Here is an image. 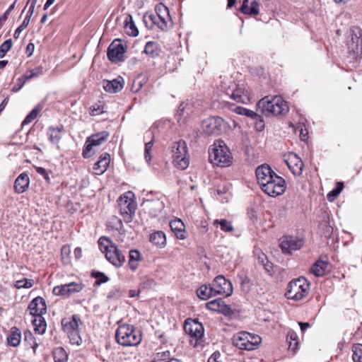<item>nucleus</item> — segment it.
<instances>
[{"instance_id":"obj_1","label":"nucleus","mask_w":362,"mask_h":362,"mask_svg":"<svg viewBox=\"0 0 362 362\" xmlns=\"http://www.w3.org/2000/svg\"><path fill=\"white\" fill-rule=\"evenodd\" d=\"M240 126L234 121H225L219 117H211L204 119L201 124L202 134L208 136H219L221 134H236Z\"/></svg>"},{"instance_id":"obj_2","label":"nucleus","mask_w":362,"mask_h":362,"mask_svg":"<svg viewBox=\"0 0 362 362\" xmlns=\"http://www.w3.org/2000/svg\"><path fill=\"white\" fill-rule=\"evenodd\" d=\"M209 160L214 165L225 168L233 163V156L225 142L218 139L209 149Z\"/></svg>"},{"instance_id":"obj_3","label":"nucleus","mask_w":362,"mask_h":362,"mask_svg":"<svg viewBox=\"0 0 362 362\" xmlns=\"http://www.w3.org/2000/svg\"><path fill=\"white\" fill-rule=\"evenodd\" d=\"M100 250L107 261L116 267H120L125 262L124 255L109 238L103 236L98 240Z\"/></svg>"},{"instance_id":"obj_4","label":"nucleus","mask_w":362,"mask_h":362,"mask_svg":"<svg viewBox=\"0 0 362 362\" xmlns=\"http://www.w3.org/2000/svg\"><path fill=\"white\" fill-rule=\"evenodd\" d=\"M258 107L262 110V112L266 115L274 116L284 115L288 112V106L286 101L281 97L275 96L272 100L268 97L261 99L258 104Z\"/></svg>"},{"instance_id":"obj_5","label":"nucleus","mask_w":362,"mask_h":362,"mask_svg":"<svg viewBox=\"0 0 362 362\" xmlns=\"http://www.w3.org/2000/svg\"><path fill=\"white\" fill-rule=\"evenodd\" d=\"M115 339L123 346H136L141 341V334L133 326L122 325L117 329Z\"/></svg>"},{"instance_id":"obj_6","label":"nucleus","mask_w":362,"mask_h":362,"mask_svg":"<svg viewBox=\"0 0 362 362\" xmlns=\"http://www.w3.org/2000/svg\"><path fill=\"white\" fill-rule=\"evenodd\" d=\"M232 341L233 345L239 349L252 351L259 346L262 339L257 334L243 331L233 335Z\"/></svg>"},{"instance_id":"obj_7","label":"nucleus","mask_w":362,"mask_h":362,"mask_svg":"<svg viewBox=\"0 0 362 362\" xmlns=\"http://www.w3.org/2000/svg\"><path fill=\"white\" fill-rule=\"evenodd\" d=\"M82 324L80 317L74 315L71 317H66L62 320V326L64 332L68 335L72 344L79 346L82 339L79 334V325Z\"/></svg>"},{"instance_id":"obj_8","label":"nucleus","mask_w":362,"mask_h":362,"mask_svg":"<svg viewBox=\"0 0 362 362\" xmlns=\"http://www.w3.org/2000/svg\"><path fill=\"white\" fill-rule=\"evenodd\" d=\"M309 290V283L305 278L301 276L288 284L285 295L288 299L300 300L308 294Z\"/></svg>"},{"instance_id":"obj_9","label":"nucleus","mask_w":362,"mask_h":362,"mask_svg":"<svg viewBox=\"0 0 362 362\" xmlns=\"http://www.w3.org/2000/svg\"><path fill=\"white\" fill-rule=\"evenodd\" d=\"M173 163L180 170H185L189 164L188 148L185 141L180 139L172 146Z\"/></svg>"},{"instance_id":"obj_10","label":"nucleus","mask_w":362,"mask_h":362,"mask_svg":"<svg viewBox=\"0 0 362 362\" xmlns=\"http://www.w3.org/2000/svg\"><path fill=\"white\" fill-rule=\"evenodd\" d=\"M262 189L270 197H277L282 194L286 188L284 179L278 175L274 177L261 187Z\"/></svg>"},{"instance_id":"obj_11","label":"nucleus","mask_w":362,"mask_h":362,"mask_svg":"<svg viewBox=\"0 0 362 362\" xmlns=\"http://www.w3.org/2000/svg\"><path fill=\"white\" fill-rule=\"evenodd\" d=\"M121 215L126 221H131L135 213L136 204L127 194L122 195L117 200Z\"/></svg>"},{"instance_id":"obj_12","label":"nucleus","mask_w":362,"mask_h":362,"mask_svg":"<svg viewBox=\"0 0 362 362\" xmlns=\"http://www.w3.org/2000/svg\"><path fill=\"white\" fill-rule=\"evenodd\" d=\"M347 46L349 51L354 54H362V30L360 28L354 27L351 29Z\"/></svg>"},{"instance_id":"obj_13","label":"nucleus","mask_w":362,"mask_h":362,"mask_svg":"<svg viewBox=\"0 0 362 362\" xmlns=\"http://www.w3.org/2000/svg\"><path fill=\"white\" fill-rule=\"evenodd\" d=\"M279 245L283 253L291 254L293 251L301 248L303 242L297 237L285 235L279 240Z\"/></svg>"},{"instance_id":"obj_14","label":"nucleus","mask_w":362,"mask_h":362,"mask_svg":"<svg viewBox=\"0 0 362 362\" xmlns=\"http://www.w3.org/2000/svg\"><path fill=\"white\" fill-rule=\"evenodd\" d=\"M213 289L216 295L230 296L233 293V286L229 280L223 275L217 276L212 284Z\"/></svg>"},{"instance_id":"obj_15","label":"nucleus","mask_w":362,"mask_h":362,"mask_svg":"<svg viewBox=\"0 0 362 362\" xmlns=\"http://www.w3.org/2000/svg\"><path fill=\"white\" fill-rule=\"evenodd\" d=\"M125 47L120 40H114L108 47L107 57L112 62L124 60Z\"/></svg>"},{"instance_id":"obj_16","label":"nucleus","mask_w":362,"mask_h":362,"mask_svg":"<svg viewBox=\"0 0 362 362\" xmlns=\"http://www.w3.org/2000/svg\"><path fill=\"white\" fill-rule=\"evenodd\" d=\"M284 161L293 175H300L302 173L303 163L301 158L296 153H289Z\"/></svg>"},{"instance_id":"obj_17","label":"nucleus","mask_w":362,"mask_h":362,"mask_svg":"<svg viewBox=\"0 0 362 362\" xmlns=\"http://www.w3.org/2000/svg\"><path fill=\"white\" fill-rule=\"evenodd\" d=\"M184 329L186 333L196 339H200L204 335L203 325L197 320H186Z\"/></svg>"},{"instance_id":"obj_18","label":"nucleus","mask_w":362,"mask_h":362,"mask_svg":"<svg viewBox=\"0 0 362 362\" xmlns=\"http://www.w3.org/2000/svg\"><path fill=\"white\" fill-rule=\"evenodd\" d=\"M142 206L151 217H157L164 209V203L160 199L146 200Z\"/></svg>"},{"instance_id":"obj_19","label":"nucleus","mask_w":362,"mask_h":362,"mask_svg":"<svg viewBox=\"0 0 362 362\" xmlns=\"http://www.w3.org/2000/svg\"><path fill=\"white\" fill-rule=\"evenodd\" d=\"M28 310L31 315L41 317L46 313L47 305L44 298L40 296L35 298L29 304Z\"/></svg>"},{"instance_id":"obj_20","label":"nucleus","mask_w":362,"mask_h":362,"mask_svg":"<svg viewBox=\"0 0 362 362\" xmlns=\"http://www.w3.org/2000/svg\"><path fill=\"white\" fill-rule=\"evenodd\" d=\"M105 137H99L97 139H90V137H88L83 149V157L84 158H89L93 156L97 152L98 146L105 141Z\"/></svg>"},{"instance_id":"obj_21","label":"nucleus","mask_w":362,"mask_h":362,"mask_svg":"<svg viewBox=\"0 0 362 362\" xmlns=\"http://www.w3.org/2000/svg\"><path fill=\"white\" fill-rule=\"evenodd\" d=\"M274 175H276L269 165L264 164L259 166L256 169V176L258 183L261 185H264V183L268 182Z\"/></svg>"},{"instance_id":"obj_22","label":"nucleus","mask_w":362,"mask_h":362,"mask_svg":"<svg viewBox=\"0 0 362 362\" xmlns=\"http://www.w3.org/2000/svg\"><path fill=\"white\" fill-rule=\"evenodd\" d=\"M206 307L210 310L221 313L224 315H228L231 313L230 308L225 304L221 298H217L208 302L206 304Z\"/></svg>"},{"instance_id":"obj_23","label":"nucleus","mask_w":362,"mask_h":362,"mask_svg":"<svg viewBox=\"0 0 362 362\" xmlns=\"http://www.w3.org/2000/svg\"><path fill=\"white\" fill-rule=\"evenodd\" d=\"M110 156L107 153H103L99 160L94 164L93 170L95 175H102L105 173L110 164Z\"/></svg>"},{"instance_id":"obj_24","label":"nucleus","mask_w":362,"mask_h":362,"mask_svg":"<svg viewBox=\"0 0 362 362\" xmlns=\"http://www.w3.org/2000/svg\"><path fill=\"white\" fill-rule=\"evenodd\" d=\"M170 226L175 236L180 240L186 238V230L184 223L179 218L170 221Z\"/></svg>"},{"instance_id":"obj_25","label":"nucleus","mask_w":362,"mask_h":362,"mask_svg":"<svg viewBox=\"0 0 362 362\" xmlns=\"http://www.w3.org/2000/svg\"><path fill=\"white\" fill-rule=\"evenodd\" d=\"M30 179L25 173H21L15 180L14 190L18 194L24 192L28 187Z\"/></svg>"},{"instance_id":"obj_26","label":"nucleus","mask_w":362,"mask_h":362,"mask_svg":"<svg viewBox=\"0 0 362 362\" xmlns=\"http://www.w3.org/2000/svg\"><path fill=\"white\" fill-rule=\"evenodd\" d=\"M124 79L122 77H118L112 81H107L103 84V88L106 92L115 93L123 88Z\"/></svg>"},{"instance_id":"obj_27","label":"nucleus","mask_w":362,"mask_h":362,"mask_svg":"<svg viewBox=\"0 0 362 362\" xmlns=\"http://www.w3.org/2000/svg\"><path fill=\"white\" fill-rule=\"evenodd\" d=\"M230 97L235 101L240 103H246L249 101V95L247 91L240 86H236L235 89L231 93Z\"/></svg>"},{"instance_id":"obj_28","label":"nucleus","mask_w":362,"mask_h":362,"mask_svg":"<svg viewBox=\"0 0 362 362\" xmlns=\"http://www.w3.org/2000/svg\"><path fill=\"white\" fill-rule=\"evenodd\" d=\"M149 20V28H152L153 25H156L162 30H165L168 27V22L170 18H164L158 16V15H149L148 16Z\"/></svg>"},{"instance_id":"obj_29","label":"nucleus","mask_w":362,"mask_h":362,"mask_svg":"<svg viewBox=\"0 0 362 362\" xmlns=\"http://www.w3.org/2000/svg\"><path fill=\"white\" fill-rule=\"evenodd\" d=\"M327 267L328 262L327 261L319 259L312 266L311 272L315 276H322L325 274Z\"/></svg>"},{"instance_id":"obj_30","label":"nucleus","mask_w":362,"mask_h":362,"mask_svg":"<svg viewBox=\"0 0 362 362\" xmlns=\"http://www.w3.org/2000/svg\"><path fill=\"white\" fill-rule=\"evenodd\" d=\"M124 23V31L128 35L136 37L139 35V30L136 27L131 15H128L126 17Z\"/></svg>"},{"instance_id":"obj_31","label":"nucleus","mask_w":362,"mask_h":362,"mask_svg":"<svg viewBox=\"0 0 362 362\" xmlns=\"http://www.w3.org/2000/svg\"><path fill=\"white\" fill-rule=\"evenodd\" d=\"M171 127L170 120H160L156 122L153 126V134H169L168 130Z\"/></svg>"},{"instance_id":"obj_32","label":"nucleus","mask_w":362,"mask_h":362,"mask_svg":"<svg viewBox=\"0 0 362 362\" xmlns=\"http://www.w3.org/2000/svg\"><path fill=\"white\" fill-rule=\"evenodd\" d=\"M21 340V333L17 327H13L11 333L7 337L8 344L13 347L19 345Z\"/></svg>"},{"instance_id":"obj_33","label":"nucleus","mask_w":362,"mask_h":362,"mask_svg":"<svg viewBox=\"0 0 362 362\" xmlns=\"http://www.w3.org/2000/svg\"><path fill=\"white\" fill-rule=\"evenodd\" d=\"M141 261V255L137 250H131L129 256V267L132 271H135Z\"/></svg>"},{"instance_id":"obj_34","label":"nucleus","mask_w":362,"mask_h":362,"mask_svg":"<svg viewBox=\"0 0 362 362\" xmlns=\"http://www.w3.org/2000/svg\"><path fill=\"white\" fill-rule=\"evenodd\" d=\"M192 112L191 107L187 104L182 103L177 111L176 117L178 121L181 124L182 120V122L185 123L187 117Z\"/></svg>"},{"instance_id":"obj_35","label":"nucleus","mask_w":362,"mask_h":362,"mask_svg":"<svg viewBox=\"0 0 362 362\" xmlns=\"http://www.w3.org/2000/svg\"><path fill=\"white\" fill-rule=\"evenodd\" d=\"M197 293L198 297L203 300H206L209 298L216 296L212 285H203L198 288Z\"/></svg>"},{"instance_id":"obj_36","label":"nucleus","mask_w":362,"mask_h":362,"mask_svg":"<svg viewBox=\"0 0 362 362\" xmlns=\"http://www.w3.org/2000/svg\"><path fill=\"white\" fill-rule=\"evenodd\" d=\"M144 52L152 58L156 57L160 53L159 45L155 42L149 41L146 44Z\"/></svg>"},{"instance_id":"obj_37","label":"nucleus","mask_w":362,"mask_h":362,"mask_svg":"<svg viewBox=\"0 0 362 362\" xmlns=\"http://www.w3.org/2000/svg\"><path fill=\"white\" fill-rule=\"evenodd\" d=\"M150 241L155 245L163 247L166 243L165 233L162 231L152 233L150 236Z\"/></svg>"},{"instance_id":"obj_38","label":"nucleus","mask_w":362,"mask_h":362,"mask_svg":"<svg viewBox=\"0 0 362 362\" xmlns=\"http://www.w3.org/2000/svg\"><path fill=\"white\" fill-rule=\"evenodd\" d=\"M288 129L291 130L288 131L287 133L299 134V136H308V131L305 127V125L303 123H298L296 126L290 124Z\"/></svg>"},{"instance_id":"obj_39","label":"nucleus","mask_w":362,"mask_h":362,"mask_svg":"<svg viewBox=\"0 0 362 362\" xmlns=\"http://www.w3.org/2000/svg\"><path fill=\"white\" fill-rule=\"evenodd\" d=\"M33 324L35 327V332L39 334H42L46 330V322L45 319L41 317H35L33 321Z\"/></svg>"},{"instance_id":"obj_40","label":"nucleus","mask_w":362,"mask_h":362,"mask_svg":"<svg viewBox=\"0 0 362 362\" xmlns=\"http://www.w3.org/2000/svg\"><path fill=\"white\" fill-rule=\"evenodd\" d=\"M214 226H219L221 230L226 233H230L233 231L234 228L232 225V223L226 219H216L214 221Z\"/></svg>"},{"instance_id":"obj_41","label":"nucleus","mask_w":362,"mask_h":362,"mask_svg":"<svg viewBox=\"0 0 362 362\" xmlns=\"http://www.w3.org/2000/svg\"><path fill=\"white\" fill-rule=\"evenodd\" d=\"M42 107H43L41 104L37 105L23 121L22 126L28 124L36 119L38 114L42 111Z\"/></svg>"},{"instance_id":"obj_42","label":"nucleus","mask_w":362,"mask_h":362,"mask_svg":"<svg viewBox=\"0 0 362 362\" xmlns=\"http://www.w3.org/2000/svg\"><path fill=\"white\" fill-rule=\"evenodd\" d=\"M155 11V13H151V15H158V16L164 18H170L168 7L163 4H160L159 5H157L156 6Z\"/></svg>"},{"instance_id":"obj_43","label":"nucleus","mask_w":362,"mask_h":362,"mask_svg":"<svg viewBox=\"0 0 362 362\" xmlns=\"http://www.w3.org/2000/svg\"><path fill=\"white\" fill-rule=\"evenodd\" d=\"M352 359L354 362H362V344H357L352 347Z\"/></svg>"},{"instance_id":"obj_44","label":"nucleus","mask_w":362,"mask_h":362,"mask_svg":"<svg viewBox=\"0 0 362 362\" xmlns=\"http://www.w3.org/2000/svg\"><path fill=\"white\" fill-rule=\"evenodd\" d=\"M67 354L63 348H57L54 351V362H67Z\"/></svg>"},{"instance_id":"obj_45","label":"nucleus","mask_w":362,"mask_h":362,"mask_svg":"<svg viewBox=\"0 0 362 362\" xmlns=\"http://www.w3.org/2000/svg\"><path fill=\"white\" fill-rule=\"evenodd\" d=\"M68 289H69V283L62 284L60 286H54L52 292L55 296H69Z\"/></svg>"},{"instance_id":"obj_46","label":"nucleus","mask_w":362,"mask_h":362,"mask_svg":"<svg viewBox=\"0 0 362 362\" xmlns=\"http://www.w3.org/2000/svg\"><path fill=\"white\" fill-rule=\"evenodd\" d=\"M344 188V183L341 182H337L336 187L333 189L328 194L327 198L329 201H334L335 198L341 193Z\"/></svg>"},{"instance_id":"obj_47","label":"nucleus","mask_w":362,"mask_h":362,"mask_svg":"<svg viewBox=\"0 0 362 362\" xmlns=\"http://www.w3.org/2000/svg\"><path fill=\"white\" fill-rule=\"evenodd\" d=\"M34 285V280L30 279H23L16 281L15 283V287L18 289L21 288H30Z\"/></svg>"},{"instance_id":"obj_48","label":"nucleus","mask_w":362,"mask_h":362,"mask_svg":"<svg viewBox=\"0 0 362 362\" xmlns=\"http://www.w3.org/2000/svg\"><path fill=\"white\" fill-rule=\"evenodd\" d=\"M84 288V285L82 283L78 282H70L69 283V296L78 293L81 291Z\"/></svg>"},{"instance_id":"obj_49","label":"nucleus","mask_w":362,"mask_h":362,"mask_svg":"<svg viewBox=\"0 0 362 362\" xmlns=\"http://www.w3.org/2000/svg\"><path fill=\"white\" fill-rule=\"evenodd\" d=\"M235 112L237 114H238V115H246V116H247L249 117H251L252 119L253 118H256V117H258V114H257L254 111L248 110V109H246V108L243 107H237L235 109Z\"/></svg>"},{"instance_id":"obj_50","label":"nucleus","mask_w":362,"mask_h":362,"mask_svg":"<svg viewBox=\"0 0 362 362\" xmlns=\"http://www.w3.org/2000/svg\"><path fill=\"white\" fill-rule=\"evenodd\" d=\"M43 73V67L40 66L30 71L29 74H25L23 76L25 80L28 81L33 78L37 77Z\"/></svg>"},{"instance_id":"obj_51","label":"nucleus","mask_w":362,"mask_h":362,"mask_svg":"<svg viewBox=\"0 0 362 362\" xmlns=\"http://www.w3.org/2000/svg\"><path fill=\"white\" fill-rule=\"evenodd\" d=\"M240 286L243 291L247 293L252 287V281L247 276H240Z\"/></svg>"},{"instance_id":"obj_52","label":"nucleus","mask_w":362,"mask_h":362,"mask_svg":"<svg viewBox=\"0 0 362 362\" xmlns=\"http://www.w3.org/2000/svg\"><path fill=\"white\" fill-rule=\"evenodd\" d=\"M12 45V40L11 39L6 40L3 44L1 45L0 58H3L6 52L11 49Z\"/></svg>"},{"instance_id":"obj_53","label":"nucleus","mask_w":362,"mask_h":362,"mask_svg":"<svg viewBox=\"0 0 362 362\" xmlns=\"http://www.w3.org/2000/svg\"><path fill=\"white\" fill-rule=\"evenodd\" d=\"M62 259L64 264H69L70 262L69 255L71 253V247L69 245H64L61 250Z\"/></svg>"},{"instance_id":"obj_54","label":"nucleus","mask_w":362,"mask_h":362,"mask_svg":"<svg viewBox=\"0 0 362 362\" xmlns=\"http://www.w3.org/2000/svg\"><path fill=\"white\" fill-rule=\"evenodd\" d=\"M122 292L119 288H112L107 294V298L111 300H117L121 298Z\"/></svg>"},{"instance_id":"obj_55","label":"nucleus","mask_w":362,"mask_h":362,"mask_svg":"<svg viewBox=\"0 0 362 362\" xmlns=\"http://www.w3.org/2000/svg\"><path fill=\"white\" fill-rule=\"evenodd\" d=\"M24 340L29 343L33 349L34 351H35V349L37 347L38 344L35 341L32 343L33 341V336L30 332L27 331L24 332Z\"/></svg>"},{"instance_id":"obj_56","label":"nucleus","mask_w":362,"mask_h":362,"mask_svg":"<svg viewBox=\"0 0 362 362\" xmlns=\"http://www.w3.org/2000/svg\"><path fill=\"white\" fill-rule=\"evenodd\" d=\"M29 19H24L23 23H21V25L16 30L15 33H14V37L16 39L18 38L21 33L27 28V26L29 24Z\"/></svg>"},{"instance_id":"obj_57","label":"nucleus","mask_w":362,"mask_h":362,"mask_svg":"<svg viewBox=\"0 0 362 362\" xmlns=\"http://www.w3.org/2000/svg\"><path fill=\"white\" fill-rule=\"evenodd\" d=\"M27 80H25V77L22 76L17 80L16 84L13 87L12 91L13 92H18L24 86Z\"/></svg>"},{"instance_id":"obj_58","label":"nucleus","mask_w":362,"mask_h":362,"mask_svg":"<svg viewBox=\"0 0 362 362\" xmlns=\"http://www.w3.org/2000/svg\"><path fill=\"white\" fill-rule=\"evenodd\" d=\"M256 122L255 123V128L257 132H261L264 129V122L261 119V116L258 115V117L254 118Z\"/></svg>"},{"instance_id":"obj_59","label":"nucleus","mask_w":362,"mask_h":362,"mask_svg":"<svg viewBox=\"0 0 362 362\" xmlns=\"http://www.w3.org/2000/svg\"><path fill=\"white\" fill-rule=\"evenodd\" d=\"M103 107H101L100 105H93L91 108H90V114L92 115H100V113H103Z\"/></svg>"},{"instance_id":"obj_60","label":"nucleus","mask_w":362,"mask_h":362,"mask_svg":"<svg viewBox=\"0 0 362 362\" xmlns=\"http://www.w3.org/2000/svg\"><path fill=\"white\" fill-rule=\"evenodd\" d=\"M37 3V0H33L32 3H31V5L28 9V13H27V16H25V19H29V21L30 20V18L31 16H33V13H34V9H35V4Z\"/></svg>"},{"instance_id":"obj_61","label":"nucleus","mask_w":362,"mask_h":362,"mask_svg":"<svg viewBox=\"0 0 362 362\" xmlns=\"http://www.w3.org/2000/svg\"><path fill=\"white\" fill-rule=\"evenodd\" d=\"M221 354L218 351L214 352L208 359L207 362H221Z\"/></svg>"},{"instance_id":"obj_62","label":"nucleus","mask_w":362,"mask_h":362,"mask_svg":"<svg viewBox=\"0 0 362 362\" xmlns=\"http://www.w3.org/2000/svg\"><path fill=\"white\" fill-rule=\"evenodd\" d=\"M36 171L38 174L42 175L44 177V178L47 180V181H49V175L48 173H47L46 170L43 168H41V167H37L36 168Z\"/></svg>"},{"instance_id":"obj_63","label":"nucleus","mask_w":362,"mask_h":362,"mask_svg":"<svg viewBox=\"0 0 362 362\" xmlns=\"http://www.w3.org/2000/svg\"><path fill=\"white\" fill-rule=\"evenodd\" d=\"M63 130V126L60 125L59 127H57V128L50 127L49 129V133L50 134V136H52L53 134L56 133H61Z\"/></svg>"},{"instance_id":"obj_64","label":"nucleus","mask_w":362,"mask_h":362,"mask_svg":"<svg viewBox=\"0 0 362 362\" xmlns=\"http://www.w3.org/2000/svg\"><path fill=\"white\" fill-rule=\"evenodd\" d=\"M154 284V281L152 279H149V278H146L143 281V286L144 288H147L151 286Z\"/></svg>"}]
</instances>
